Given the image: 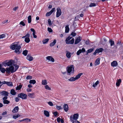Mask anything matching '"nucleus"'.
<instances>
[{
  "mask_svg": "<svg viewBox=\"0 0 123 123\" xmlns=\"http://www.w3.org/2000/svg\"><path fill=\"white\" fill-rule=\"evenodd\" d=\"M21 48V46L18 45L17 43H13L11 45L10 48L13 50H15L14 52L18 54H19L21 52L20 50Z\"/></svg>",
  "mask_w": 123,
  "mask_h": 123,
  "instance_id": "f257e3e1",
  "label": "nucleus"
},
{
  "mask_svg": "<svg viewBox=\"0 0 123 123\" xmlns=\"http://www.w3.org/2000/svg\"><path fill=\"white\" fill-rule=\"evenodd\" d=\"M67 74L68 75H71L73 74L74 71V67L73 65L68 66L66 68Z\"/></svg>",
  "mask_w": 123,
  "mask_h": 123,
  "instance_id": "f03ea898",
  "label": "nucleus"
},
{
  "mask_svg": "<svg viewBox=\"0 0 123 123\" xmlns=\"http://www.w3.org/2000/svg\"><path fill=\"white\" fill-rule=\"evenodd\" d=\"M79 114L78 113L74 114L73 117L72 116H71L70 117V120L72 122V120L73 121H78L77 120L78 118Z\"/></svg>",
  "mask_w": 123,
  "mask_h": 123,
  "instance_id": "7ed1b4c3",
  "label": "nucleus"
},
{
  "mask_svg": "<svg viewBox=\"0 0 123 123\" xmlns=\"http://www.w3.org/2000/svg\"><path fill=\"white\" fill-rule=\"evenodd\" d=\"M18 97L22 99H26L27 98V95L23 93H21L19 94L18 95Z\"/></svg>",
  "mask_w": 123,
  "mask_h": 123,
  "instance_id": "20e7f679",
  "label": "nucleus"
},
{
  "mask_svg": "<svg viewBox=\"0 0 123 123\" xmlns=\"http://www.w3.org/2000/svg\"><path fill=\"white\" fill-rule=\"evenodd\" d=\"M7 98L8 97L6 96L2 98L3 102L4 104H8L10 103V101L7 100Z\"/></svg>",
  "mask_w": 123,
  "mask_h": 123,
  "instance_id": "39448f33",
  "label": "nucleus"
},
{
  "mask_svg": "<svg viewBox=\"0 0 123 123\" xmlns=\"http://www.w3.org/2000/svg\"><path fill=\"white\" fill-rule=\"evenodd\" d=\"M57 10L56 17L58 18L61 15L62 12L61 9L60 7H58L57 9Z\"/></svg>",
  "mask_w": 123,
  "mask_h": 123,
  "instance_id": "423d86ee",
  "label": "nucleus"
},
{
  "mask_svg": "<svg viewBox=\"0 0 123 123\" xmlns=\"http://www.w3.org/2000/svg\"><path fill=\"white\" fill-rule=\"evenodd\" d=\"M103 49L102 48L99 49H96L95 52L93 53V55H95L97 53H99L102 52L103 50Z\"/></svg>",
  "mask_w": 123,
  "mask_h": 123,
  "instance_id": "0eeeda50",
  "label": "nucleus"
},
{
  "mask_svg": "<svg viewBox=\"0 0 123 123\" xmlns=\"http://www.w3.org/2000/svg\"><path fill=\"white\" fill-rule=\"evenodd\" d=\"M55 8H54L52 9V10L49 12H47L46 14V17H48L50 16L53 12L55 11Z\"/></svg>",
  "mask_w": 123,
  "mask_h": 123,
  "instance_id": "6e6552de",
  "label": "nucleus"
},
{
  "mask_svg": "<svg viewBox=\"0 0 123 123\" xmlns=\"http://www.w3.org/2000/svg\"><path fill=\"white\" fill-rule=\"evenodd\" d=\"M71 39H66V42L67 44H71L73 43L74 40V39H72L71 40H70Z\"/></svg>",
  "mask_w": 123,
  "mask_h": 123,
  "instance_id": "1a4fd4ad",
  "label": "nucleus"
},
{
  "mask_svg": "<svg viewBox=\"0 0 123 123\" xmlns=\"http://www.w3.org/2000/svg\"><path fill=\"white\" fill-rule=\"evenodd\" d=\"M0 93L1 95L4 96V97L8 96L9 93L7 92L3 91L0 92Z\"/></svg>",
  "mask_w": 123,
  "mask_h": 123,
  "instance_id": "9d476101",
  "label": "nucleus"
},
{
  "mask_svg": "<svg viewBox=\"0 0 123 123\" xmlns=\"http://www.w3.org/2000/svg\"><path fill=\"white\" fill-rule=\"evenodd\" d=\"M13 62V60H10L9 61L5 63V64L4 65V66H6V65H7L8 66H11L12 64V62Z\"/></svg>",
  "mask_w": 123,
  "mask_h": 123,
  "instance_id": "9b49d317",
  "label": "nucleus"
},
{
  "mask_svg": "<svg viewBox=\"0 0 123 123\" xmlns=\"http://www.w3.org/2000/svg\"><path fill=\"white\" fill-rule=\"evenodd\" d=\"M74 32L75 31H73L71 33L70 36H72V37H70V36H69L66 38H72L73 37H74L76 36V33H75Z\"/></svg>",
  "mask_w": 123,
  "mask_h": 123,
  "instance_id": "f8f14e48",
  "label": "nucleus"
},
{
  "mask_svg": "<svg viewBox=\"0 0 123 123\" xmlns=\"http://www.w3.org/2000/svg\"><path fill=\"white\" fill-rule=\"evenodd\" d=\"M117 65V63L116 61H114L111 63V65L112 67L116 66Z\"/></svg>",
  "mask_w": 123,
  "mask_h": 123,
  "instance_id": "ddd939ff",
  "label": "nucleus"
},
{
  "mask_svg": "<svg viewBox=\"0 0 123 123\" xmlns=\"http://www.w3.org/2000/svg\"><path fill=\"white\" fill-rule=\"evenodd\" d=\"M8 35L7 34H2L0 35V38H3L5 37L8 38L9 37H8Z\"/></svg>",
  "mask_w": 123,
  "mask_h": 123,
  "instance_id": "4468645a",
  "label": "nucleus"
},
{
  "mask_svg": "<svg viewBox=\"0 0 123 123\" xmlns=\"http://www.w3.org/2000/svg\"><path fill=\"white\" fill-rule=\"evenodd\" d=\"M19 110V108L18 106L15 107L12 110V112L14 113H16Z\"/></svg>",
  "mask_w": 123,
  "mask_h": 123,
  "instance_id": "2eb2a0df",
  "label": "nucleus"
},
{
  "mask_svg": "<svg viewBox=\"0 0 123 123\" xmlns=\"http://www.w3.org/2000/svg\"><path fill=\"white\" fill-rule=\"evenodd\" d=\"M26 58L27 60L30 61H31L33 60V57L31 56L30 55H28L27 56Z\"/></svg>",
  "mask_w": 123,
  "mask_h": 123,
  "instance_id": "dca6fc26",
  "label": "nucleus"
},
{
  "mask_svg": "<svg viewBox=\"0 0 123 123\" xmlns=\"http://www.w3.org/2000/svg\"><path fill=\"white\" fill-rule=\"evenodd\" d=\"M46 59L49 60L51 61L52 62L54 61V59L51 56H48L46 57Z\"/></svg>",
  "mask_w": 123,
  "mask_h": 123,
  "instance_id": "f3484780",
  "label": "nucleus"
},
{
  "mask_svg": "<svg viewBox=\"0 0 123 123\" xmlns=\"http://www.w3.org/2000/svg\"><path fill=\"white\" fill-rule=\"evenodd\" d=\"M100 59L99 58H97L95 61V66L98 65L100 63Z\"/></svg>",
  "mask_w": 123,
  "mask_h": 123,
  "instance_id": "a211bd4d",
  "label": "nucleus"
},
{
  "mask_svg": "<svg viewBox=\"0 0 123 123\" xmlns=\"http://www.w3.org/2000/svg\"><path fill=\"white\" fill-rule=\"evenodd\" d=\"M64 109L65 111L67 112L68 110V105L66 104L64 105Z\"/></svg>",
  "mask_w": 123,
  "mask_h": 123,
  "instance_id": "6ab92c4d",
  "label": "nucleus"
},
{
  "mask_svg": "<svg viewBox=\"0 0 123 123\" xmlns=\"http://www.w3.org/2000/svg\"><path fill=\"white\" fill-rule=\"evenodd\" d=\"M66 56L68 58H70L71 57V53L68 51H66Z\"/></svg>",
  "mask_w": 123,
  "mask_h": 123,
  "instance_id": "aec40b11",
  "label": "nucleus"
},
{
  "mask_svg": "<svg viewBox=\"0 0 123 123\" xmlns=\"http://www.w3.org/2000/svg\"><path fill=\"white\" fill-rule=\"evenodd\" d=\"M28 96L31 98H34L35 97V96L34 95V93H29L28 94Z\"/></svg>",
  "mask_w": 123,
  "mask_h": 123,
  "instance_id": "412c9836",
  "label": "nucleus"
},
{
  "mask_svg": "<svg viewBox=\"0 0 123 123\" xmlns=\"http://www.w3.org/2000/svg\"><path fill=\"white\" fill-rule=\"evenodd\" d=\"M69 25H67L65 27V32L66 33H68L69 30Z\"/></svg>",
  "mask_w": 123,
  "mask_h": 123,
  "instance_id": "4be33fe9",
  "label": "nucleus"
},
{
  "mask_svg": "<svg viewBox=\"0 0 123 123\" xmlns=\"http://www.w3.org/2000/svg\"><path fill=\"white\" fill-rule=\"evenodd\" d=\"M121 82V80L120 79H119L118 80H117L116 84V85L117 86H119Z\"/></svg>",
  "mask_w": 123,
  "mask_h": 123,
  "instance_id": "5701e85b",
  "label": "nucleus"
},
{
  "mask_svg": "<svg viewBox=\"0 0 123 123\" xmlns=\"http://www.w3.org/2000/svg\"><path fill=\"white\" fill-rule=\"evenodd\" d=\"M9 68H10V71L12 73H13L16 71V70H15L14 69V68L12 66H10Z\"/></svg>",
  "mask_w": 123,
  "mask_h": 123,
  "instance_id": "b1692460",
  "label": "nucleus"
},
{
  "mask_svg": "<svg viewBox=\"0 0 123 123\" xmlns=\"http://www.w3.org/2000/svg\"><path fill=\"white\" fill-rule=\"evenodd\" d=\"M1 64H0V70L2 73H4L6 71V70L4 68H1Z\"/></svg>",
  "mask_w": 123,
  "mask_h": 123,
  "instance_id": "393cba45",
  "label": "nucleus"
},
{
  "mask_svg": "<svg viewBox=\"0 0 123 123\" xmlns=\"http://www.w3.org/2000/svg\"><path fill=\"white\" fill-rule=\"evenodd\" d=\"M44 115L47 117H49V112L47 111L44 110Z\"/></svg>",
  "mask_w": 123,
  "mask_h": 123,
  "instance_id": "a878e982",
  "label": "nucleus"
},
{
  "mask_svg": "<svg viewBox=\"0 0 123 123\" xmlns=\"http://www.w3.org/2000/svg\"><path fill=\"white\" fill-rule=\"evenodd\" d=\"M56 40L55 39L54 40V41L53 42L51 43L50 44V46L51 47H52L54 46L55 43H56Z\"/></svg>",
  "mask_w": 123,
  "mask_h": 123,
  "instance_id": "bb28decb",
  "label": "nucleus"
},
{
  "mask_svg": "<svg viewBox=\"0 0 123 123\" xmlns=\"http://www.w3.org/2000/svg\"><path fill=\"white\" fill-rule=\"evenodd\" d=\"M10 93L12 95H15L16 94V93L13 89H12L10 91Z\"/></svg>",
  "mask_w": 123,
  "mask_h": 123,
  "instance_id": "cd10ccee",
  "label": "nucleus"
},
{
  "mask_svg": "<svg viewBox=\"0 0 123 123\" xmlns=\"http://www.w3.org/2000/svg\"><path fill=\"white\" fill-rule=\"evenodd\" d=\"M83 74L82 73H80L78 74V75H76L75 77L76 80H77L80 78V76Z\"/></svg>",
  "mask_w": 123,
  "mask_h": 123,
  "instance_id": "c85d7f7f",
  "label": "nucleus"
},
{
  "mask_svg": "<svg viewBox=\"0 0 123 123\" xmlns=\"http://www.w3.org/2000/svg\"><path fill=\"white\" fill-rule=\"evenodd\" d=\"M28 22L29 23H30L31 22V15H29L28 17Z\"/></svg>",
  "mask_w": 123,
  "mask_h": 123,
  "instance_id": "c756f323",
  "label": "nucleus"
},
{
  "mask_svg": "<svg viewBox=\"0 0 123 123\" xmlns=\"http://www.w3.org/2000/svg\"><path fill=\"white\" fill-rule=\"evenodd\" d=\"M76 79L75 77H72L70 78L69 79V81H75L76 80Z\"/></svg>",
  "mask_w": 123,
  "mask_h": 123,
  "instance_id": "7c9ffc66",
  "label": "nucleus"
},
{
  "mask_svg": "<svg viewBox=\"0 0 123 123\" xmlns=\"http://www.w3.org/2000/svg\"><path fill=\"white\" fill-rule=\"evenodd\" d=\"M96 6V5L95 3H90V4L89 6L90 7H92L95 6Z\"/></svg>",
  "mask_w": 123,
  "mask_h": 123,
  "instance_id": "2f4dec72",
  "label": "nucleus"
},
{
  "mask_svg": "<svg viewBox=\"0 0 123 123\" xmlns=\"http://www.w3.org/2000/svg\"><path fill=\"white\" fill-rule=\"evenodd\" d=\"M49 40V39H44L42 41L43 44L46 43Z\"/></svg>",
  "mask_w": 123,
  "mask_h": 123,
  "instance_id": "473e14b6",
  "label": "nucleus"
},
{
  "mask_svg": "<svg viewBox=\"0 0 123 123\" xmlns=\"http://www.w3.org/2000/svg\"><path fill=\"white\" fill-rule=\"evenodd\" d=\"M6 84L8 86H13L12 82H7Z\"/></svg>",
  "mask_w": 123,
  "mask_h": 123,
  "instance_id": "72a5a7b5",
  "label": "nucleus"
},
{
  "mask_svg": "<svg viewBox=\"0 0 123 123\" xmlns=\"http://www.w3.org/2000/svg\"><path fill=\"white\" fill-rule=\"evenodd\" d=\"M29 82L30 84H34L36 83V81L35 80H31Z\"/></svg>",
  "mask_w": 123,
  "mask_h": 123,
  "instance_id": "f704fd0d",
  "label": "nucleus"
},
{
  "mask_svg": "<svg viewBox=\"0 0 123 123\" xmlns=\"http://www.w3.org/2000/svg\"><path fill=\"white\" fill-rule=\"evenodd\" d=\"M47 81L46 80H43L42 82V84L43 85H46L47 84Z\"/></svg>",
  "mask_w": 123,
  "mask_h": 123,
  "instance_id": "c9c22d12",
  "label": "nucleus"
},
{
  "mask_svg": "<svg viewBox=\"0 0 123 123\" xmlns=\"http://www.w3.org/2000/svg\"><path fill=\"white\" fill-rule=\"evenodd\" d=\"M28 53V51L27 50H24L23 52V54L25 56H26L27 54Z\"/></svg>",
  "mask_w": 123,
  "mask_h": 123,
  "instance_id": "e433bc0d",
  "label": "nucleus"
},
{
  "mask_svg": "<svg viewBox=\"0 0 123 123\" xmlns=\"http://www.w3.org/2000/svg\"><path fill=\"white\" fill-rule=\"evenodd\" d=\"M94 50L93 48H91L88 49L86 52L87 53H91Z\"/></svg>",
  "mask_w": 123,
  "mask_h": 123,
  "instance_id": "4c0bfd02",
  "label": "nucleus"
},
{
  "mask_svg": "<svg viewBox=\"0 0 123 123\" xmlns=\"http://www.w3.org/2000/svg\"><path fill=\"white\" fill-rule=\"evenodd\" d=\"M99 81H97L93 85V87H96L97 85L99 84Z\"/></svg>",
  "mask_w": 123,
  "mask_h": 123,
  "instance_id": "58836bf2",
  "label": "nucleus"
},
{
  "mask_svg": "<svg viewBox=\"0 0 123 123\" xmlns=\"http://www.w3.org/2000/svg\"><path fill=\"white\" fill-rule=\"evenodd\" d=\"M20 116V115L19 114H18L16 115H13V118L15 119H16L17 118Z\"/></svg>",
  "mask_w": 123,
  "mask_h": 123,
  "instance_id": "ea45409f",
  "label": "nucleus"
},
{
  "mask_svg": "<svg viewBox=\"0 0 123 123\" xmlns=\"http://www.w3.org/2000/svg\"><path fill=\"white\" fill-rule=\"evenodd\" d=\"M22 87V85H19V86H17L16 87V90H20Z\"/></svg>",
  "mask_w": 123,
  "mask_h": 123,
  "instance_id": "a19ab883",
  "label": "nucleus"
},
{
  "mask_svg": "<svg viewBox=\"0 0 123 123\" xmlns=\"http://www.w3.org/2000/svg\"><path fill=\"white\" fill-rule=\"evenodd\" d=\"M109 42L111 44V46H112L114 44V41L110 39L109 40Z\"/></svg>",
  "mask_w": 123,
  "mask_h": 123,
  "instance_id": "79ce46f5",
  "label": "nucleus"
},
{
  "mask_svg": "<svg viewBox=\"0 0 123 123\" xmlns=\"http://www.w3.org/2000/svg\"><path fill=\"white\" fill-rule=\"evenodd\" d=\"M44 87L45 89L49 90H51V88L49 87V86L48 85H46V86H44Z\"/></svg>",
  "mask_w": 123,
  "mask_h": 123,
  "instance_id": "37998d69",
  "label": "nucleus"
},
{
  "mask_svg": "<svg viewBox=\"0 0 123 123\" xmlns=\"http://www.w3.org/2000/svg\"><path fill=\"white\" fill-rule=\"evenodd\" d=\"M6 71L8 74L10 73L11 71L10 68H7L6 70Z\"/></svg>",
  "mask_w": 123,
  "mask_h": 123,
  "instance_id": "c03bdc74",
  "label": "nucleus"
},
{
  "mask_svg": "<svg viewBox=\"0 0 123 123\" xmlns=\"http://www.w3.org/2000/svg\"><path fill=\"white\" fill-rule=\"evenodd\" d=\"M24 119V121L26 122H30L31 121V120L30 119H28V118Z\"/></svg>",
  "mask_w": 123,
  "mask_h": 123,
  "instance_id": "a18cd8bd",
  "label": "nucleus"
},
{
  "mask_svg": "<svg viewBox=\"0 0 123 123\" xmlns=\"http://www.w3.org/2000/svg\"><path fill=\"white\" fill-rule=\"evenodd\" d=\"M80 39H76L75 42V44H77L80 41Z\"/></svg>",
  "mask_w": 123,
  "mask_h": 123,
  "instance_id": "49530a36",
  "label": "nucleus"
},
{
  "mask_svg": "<svg viewBox=\"0 0 123 123\" xmlns=\"http://www.w3.org/2000/svg\"><path fill=\"white\" fill-rule=\"evenodd\" d=\"M48 24L49 26H51L52 25V24L51 21L50 19H49L48 20Z\"/></svg>",
  "mask_w": 123,
  "mask_h": 123,
  "instance_id": "de8ad7c7",
  "label": "nucleus"
},
{
  "mask_svg": "<svg viewBox=\"0 0 123 123\" xmlns=\"http://www.w3.org/2000/svg\"><path fill=\"white\" fill-rule=\"evenodd\" d=\"M81 52L82 50L80 49L77 52L76 54L77 55H79Z\"/></svg>",
  "mask_w": 123,
  "mask_h": 123,
  "instance_id": "09e8293b",
  "label": "nucleus"
},
{
  "mask_svg": "<svg viewBox=\"0 0 123 123\" xmlns=\"http://www.w3.org/2000/svg\"><path fill=\"white\" fill-rule=\"evenodd\" d=\"M14 66H15V70H16H16L18 69V68L19 66L18 65H17L15 64L14 65Z\"/></svg>",
  "mask_w": 123,
  "mask_h": 123,
  "instance_id": "8fccbe9b",
  "label": "nucleus"
},
{
  "mask_svg": "<svg viewBox=\"0 0 123 123\" xmlns=\"http://www.w3.org/2000/svg\"><path fill=\"white\" fill-rule=\"evenodd\" d=\"M19 24L22 25L23 26H25V23L23 21H21L20 22Z\"/></svg>",
  "mask_w": 123,
  "mask_h": 123,
  "instance_id": "3c124183",
  "label": "nucleus"
},
{
  "mask_svg": "<svg viewBox=\"0 0 123 123\" xmlns=\"http://www.w3.org/2000/svg\"><path fill=\"white\" fill-rule=\"evenodd\" d=\"M32 78V77L30 75L26 77V79L27 80L31 79Z\"/></svg>",
  "mask_w": 123,
  "mask_h": 123,
  "instance_id": "603ef678",
  "label": "nucleus"
},
{
  "mask_svg": "<svg viewBox=\"0 0 123 123\" xmlns=\"http://www.w3.org/2000/svg\"><path fill=\"white\" fill-rule=\"evenodd\" d=\"M30 34L29 33H27L25 35V36L26 37L25 38H29V37H30Z\"/></svg>",
  "mask_w": 123,
  "mask_h": 123,
  "instance_id": "864d4df0",
  "label": "nucleus"
},
{
  "mask_svg": "<svg viewBox=\"0 0 123 123\" xmlns=\"http://www.w3.org/2000/svg\"><path fill=\"white\" fill-rule=\"evenodd\" d=\"M36 31L33 32L32 34L33 36V37L36 38L37 37V36L35 35Z\"/></svg>",
  "mask_w": 123,
  "mask_h": 123,
  "instance_id": "5fc2aeb1",
  "label": "nucleus"
},
{
  "mask_svg": "<svg viewBox=\"0 0 123 123\" xmlns=\"http://www.w3.org/2000/svg\"><path fill=\"white\" fill-rule=\"evenodd\" d=\"M48 31L50 32H51L53 31L52 29L49 27L48 28Z\"/></svg>",
  "mask_w": 123,
  "mask_h": 123,
  "instance_id": "6e6d98bb",
  "label": "nucleus"
},
{
  "mask_svg": "<svg viewBox=\"0 0 123 123\" xmlns=\"http://www.w3.org/2000/svg\"><path fill=\"white\" fill-rule=\"evenodd\" d=\"M56 108L58 110H59L60 109H62L61 106H59L57 105H56Z\"/></svg>",
  "mask_w": 123,
  "mask_h": 123,
  "instance_id": "4d7b16f0",
  "label": "nucleus"
},
{
  "mask_svg": "<svg viewBox=\"0 0 123 123\" xmlns=\"http://www.w3.org/2000/svg\"><path fill=\"white\" fill-rule=\"evenodd\" d=\"M48 104L50 106H52L53 105V103L50 101L48 103Z\"/></svg>",
  "mask_w": 123,
  "mask_h": 123,
  "instance_id": "13d9d810",
  "label": "nucleus"
},
{
  "mask_svg": "<svg viewBox=\"0 0 123 123\" xmlns=\"http://www.w3.org/2000/svg\"><path fill=\"white\" fill-rule=\"evenodd\" d=\"M30 39H25V41L26 43H28L30 41Z\"/></svg>",
  "mask_w": 123,
  "mask_h": 123,
  "instance_id": "bf43d9fd",
  "label": "nucleus"
},
{
  "mask_svg": "<svg viewBox=\"0 0 123 123\" xmlns=\"http://www.w3.org/2000/svg\"><path fill=\"white\" fill-rule=\"evenodd\" d=\"M72 123H80V122L78 121H73L72 120Z\"/></svg>",
  "mask_w": 123,
  "mask_h": 123,
  "instance_id": "052dcab7",
  "label": "nucleus"
},
{
  "mask_svg": "<svg viewBox=\"0 0 123 123\" xmlns=\"http://www.w3.org/2000/svg\"><path fill=\"white\" fill-rule=\"evenodd\" d=\"M53 114L55 117H56L57 115V111H55L53 113Z\"/></svg>",
  "mask_w": 123,
  "mask_h": 123,
  "instance_id": "680f3d73",
  "label": "nucleus"
},
{
  "mask_svg": "<svg viewBox=\"0 0 123 123\" xmlns=\"http://www.w3.org/2000/svg\"><path fill=\"white\" fill-rule=\"evenodd\" d=\"M15 101L17 102H18L19 100V99L18 97H16L15 98Z\"/></svg>",
  "mask_w": 123,
  "mask_h": 123,
  "instance_id": "e2e57ef3",
  "label": "nucleus"
},
{
  "mask_svg": "<svg viewBox=\"0 0 123 123\" xmlns=\"http://www.w3.org/2000/svg\"><path fill=\"white\" fill-rule=\"evenodd\" d=\"M61 119L59 117H58L57 119V122L59 123Z\"/></svg>",
  "mask_w": 123,
  "mask_h": 123,
  "instance_id": "0e129e2a",
  "label": "nucleus"
},
{
  "mask_svg": "<svg viewBox=\"0 0 123 123\" xmlns=\"http://www.w3.org/2000/svg\"><path fill=\"white\" fill-rule=\"evenodd\" d=\"M31 89L30 88H28L27 89L26 91L28 92H29L31 91Z\"/></svg>",
  "mask_w": 123,
  "mask_h": 123,
  "instance_id": "69168bd1",
  "label": "nucleus"
},
{
  "mask_svg": "<svg viewBox=\"0 0 123 123\" xmlns=\"http://www.w3.org/2000/svg\"><path fill=\"white\" fill-rule=\"evenodd\" d=\"M8 21V20H5L3 21H2V23L3 24H4L5 23H6Z\"/></svg>",
  "mask_w": 123,
  "mask_h": 123,
  "instance_id": "338daca9",
  "label": "nucleus"
},
{
  "mask_svg": "<svg viewBox=\"0 0 123 123\" xmlns=\"http://www.w3.org/2000/svg\"><path fill=\"white\" fill-rule=\"evenodd\" d=\"M89 40H88L87 41H86V42L85 43L86 44H88L89 43Z\"/></svg>",
  "mask_w": 123,
  "mask_h": 123,
  "instance_id": "774afa93",
  "label": "nucleus"
}]
</instances>
